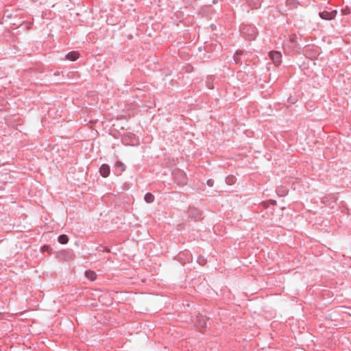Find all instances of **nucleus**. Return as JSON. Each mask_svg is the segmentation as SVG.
I'll return each mask as SVG.
<instances>
[{
  "label": "nucleus",
  "mask_w": 351,
  "mask_h": 351,
  "mask_svg": "<svg viewBox=\"0 0 351 351\" xmlns=\"http://www.w3.org/2000/svg\"><path fill=\"white\" fill-rule=\"evenodd\" d=\"M276 192H277V194L280 197L285 196L288 193L287 190L285 188H284L283 186L278 187L276 189Z\"/></svg>",
  "instance_id": "9d476101"
},
{
  "label": "nucleus",
  "mask_w": 351,
  "mask_h": 351,
  "mask_svg": "<svg viewBox=\"0 0 351 351\" xmlns=\"http://www.w3.org/2000/svg\"><path fill=\"white\" fill-rule=\"evenodd\" d=\"M79 58V53L77 51H71L65 56V59L70 61H75Z\"/></svg>",
  "instance_id": "0eeeda50"
},
{
  "label": "nucleus",
  "mask_w": 351,
  "mask_h": 351,
  "mask_svg": "<svg viewBox=\"0 0 351 351\" xmlns=\"http://www.w3.org/2000/svg\"><path fill=\"white\" fill-rule=\"evenodd\" d=\"M269 57L275 64H280L282 60V54L278 51H271L269 52Z\"/></svg>",
  "instance_id": "7ed1b4c3"
},
{
  "label": "nucleus",
  "mask_w": 351,
  "mask_h": 351,
  "mask_svg": "<svg viewBox=\"0 0 351 351\" xmlns=\"http://www.w3.org/2000/svg\"><path fill=\"white\" fill-rule=\"evenodd\" d=\"M99 171L103 177H104V178L108 177L110 172V169L109 165H108L106 164H103L99 169Z\"/></svg>",
  "instance_id": "39448f33"
},
{
  "label": "nucleus",
  "mask_w": 351,
  "mask_h": 351,
  "mask_svg": "<svg viewBox=\"0 0 351 351\" xmlns=\"http://www.w3.org/2000/svg\"><path fill=\"white\" fill-rule=\"evenodd\" d=\"M213 82H214V77L213 76H208L207 77V79L206 80V85L208 88H209V89L214 88Z\"/></svg>",
  "instance_id": "1a4fd4ad"
},
{
  "label": "nucleus",
  "mask_w": 351,
  "mask_h": 351,
  "mask_svg": "<svg viewBox=\"0 0 351 351\" xmlns=\"http://www.w3.org/2000/svg\"><path fill=\"white\" fill-rule=\"evenodd\" d=\"M69 239L66 234H61L58 237V241L61 244H66L68 243Z\"/></svg>",
  "instance_id": "f8f14e48"
},
{
  "label": "nucleus",
  "mask_w": 351,
  "mask_h": 351,
  "mask_svg": "<svg viewBox=\"0 0 351 351\" xmlns=\"http://www.w3.org/2000/svg\"><path fill=\"white\" fill-rule=\"evenodd\" d=\"M213 184H214V180H212V179H209L207 180V184L208 186H213Z\"/></svg>",
  "instance_id": "dca6fc26"
},
{
  "label": "nucleus",
  "mask_w": 351,
  "mask_h": 351,
  "mask_svg": "<svg viewBox=\"0 0 351 351\" xmlns=\"http://www.w3.org/2000/svg\"><path fill=\"white\" fill-rule=\"evenodd\" d=\"M86 277L91 281H93L96 278V274L95 271L88 270L85 272Z\"/></svg>",
  "instance_id": "6e6552de"
},
{
  "label": "nucleus",
  "mask_w": 351,
  "mask_h": 351,
  "mask_svg": "<svg viewBox=\"0 0 351 351\" xmlns=\"http://www.w3.org/2000/svg\"><path fill=\"white\" fill-rule=\"evenodd\" d=\"M348 310L350 311V312H348V313L351 316V309L348 308Z\"/></svg>",
  "instance_id": "a211bd4d"
},
{
  "label": "nucleus",
  "mask_w": 351,
  "mask_h": 351,
  "mask_svg": "<svg viewBox=\"0 0 351 351\" xmlns=\"http://www.w3.org/2000/svg\"><path fill=\"white\" fill-rule=\"evenodd\" d=\"M242 34L250 40H254L257 35L256 27L251 25H245L241 28Z\"/></svg>",
  "instance_id": "f257e3e1"
},
{
  "label": "nucleus",
  "mask_w": 351,
  "mask_h": 351,
  "mask_svg": "<svg viewBox=\"0 0 351 351\" xmlns=\"http://www.w3.org/2000/svg\"><path fill=\"white\" fill-rule=\"evenodd\" d=\"M319 16L324 20H331L334 19L337 14V10L327 11L324 10L319 12Z\"/></svg>",
  "instance_id": "f03ea898"
},
{
  "label": "nucleus",
  "mask_w": 351,
  "mask_h": 351,
  "mask_svg": "<svg viewBox=\"0 0 351 351\" xmlns=\"http://www.w3.org/2000/svg\"><path fill=\"white\" fill-rule=\"evenodd\" d=\"M246 54L244 53V52L241 51H237L234 56V61L237 64L240 62V58H239V56H245Z\"/></svg>",
  "instance_id": "ddd939ff"
},
{
  "label": "nucleus",
  "mask_w": 351,
  "mask_h": 351,
  "mask_svg": "<svg viewBox=\"0 0 351 351\" xmlns=\"http://www.w3.org/2000/svg\"><path fill=\"white\" fill-rule=\"evenodd\" d=\"M114 169H115V171L119 173V174H121L122 172H123L125 169V165L120 162V161H117L116 162V164L114 165Z\"/></svg>",
  "instance_id": "423d86ee"
},
{
  "label": "nucleus",
  "mask_w": 351,
  "mask_h": 351,
  "mask_svg": "<svg viewBox=\"0 0 351 351\" xmlns=\"http://www.w3.org/2000/svg\"><path fill=\"white\" fill-rule=\"evenodd\" d=\"M273 204L276 203V200L271 201Z\"/></svg>",
  "instance_id": "6ab92c4d"
},
{
  "label": "nucleus",
  "mask_w": 351,
  "mask_h": 351,
  "mask_svg": "<svg viewBox=\"0 0 351 351\" xmlns=\"http://www.w3.org/2000/svg\"><path fill=\"white\" fill-rule=\"evenodd\" d=\"M144 199L147 203H152L154 201V196L151 193H147Z\"/></svg>",
  "instance_id": "9b49d317"
},
{
  "label": "nucleus",
  "mask_w": 351,
  "mask_h": 351,
  "mask_svg": "<svg viewBox=\"0 0 351 351\" xmlns=\"http://www.w3.org/2000/svg\"><path fill=\"white\" fill-rule=\"evenodd\" d=\"M199 264L204 265L206 263V260L202 257H199L197 259Z\"/></svg>",
  "instance_id": "2eb2a0df"
},
{
  "label": "nucleus",
  "mask_w": 351,
  "mask_h": 351,
  "mask_svg": "<svg viewBox=\"0 0 351 351\" xmlns=\"http://www.w3.org/2000/svg\"><path fill=\"white\" fill-rule=\"evenodd\" d=\"M135 141H136V136H135V135L132 134L131 135V141H130V143H126L127 144L134 145Z\"/></svg>",
  "instance_id": "4468645a"
},
{
  "label": "nucleus",
  "mask_w": 351,
  "mask_h": 351,
  "mask_svg": "<svg viewBox=\"0 0 351 351\" xmlns=\"http://www.w3.org/2000/svg\"><path fill=\"white\" fill-rule=\"evenodd\" d=\"M189 215L191 217L195 218L196 219H199L202 217V213L199 210L195 208H190L189 210Z\"/></svg>",
  "instance_id": "20e7f679"
},
{
  "label": "nucleus",
  "mask_w": 351,
  "mask_h": 351,
  "mask_svg": "<svg viewBox=\"0 0 351 351\" xmlns=\"http://www.w3.org/2000/svg\"><path fill=\"white\" fill-rule=\"evenodd\" d=\"M206 322L204 321V324H201V326L204 327V326H206Z\"/></svg>",
  "instance_id": "f3484780"
}]
</instances>
